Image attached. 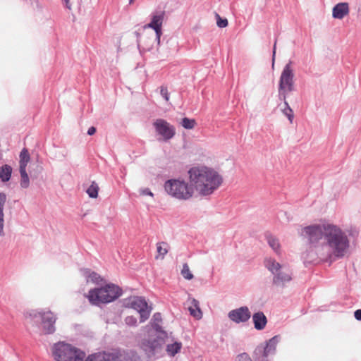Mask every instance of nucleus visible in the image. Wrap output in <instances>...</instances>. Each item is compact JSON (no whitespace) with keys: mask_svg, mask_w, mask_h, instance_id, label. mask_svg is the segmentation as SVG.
I'll return each instance as SVG.
<instances>
[{"mask_svg":"<svg viewBox=\"0 0 361 361\" xmlns=\"http://www.w3.org/2000/svg\"><path fill=\"white\" fill-rule=\"evenodd\" d=\"M180 124L185 129H192L195 128L197 123L195 119L185 117L182 119Z\"/></svg>","mask_w":361,"mask_h":361,"instance_id":"27","label":"nucleus"},{"mask_svg":"<svg viewBox=\"0 0 361 361\" xmlns=\"http://www.w3.org/2000/svg\"><path fill=\"white\" fill-rule=\"evenodd\" d=\"M264 264L274 275L273 284L274 286L283 288L286 283L292 280V273L288 267L280 264L271 258L267 259L264 261Z\"/></svg>","mask_w":361,"mask_h":361,"instance_id":"6","label":"nucleus"},{"mask_svg":"<svg viewBox=\"0 0 361 361\" xmlns=\"http://www.w3.org/2000/svg\"><path fill=\"white\" fill-rule=\"evenodd\" d=\"M122 294V290L114 284H107L101 288H93L89 290L87 298L93 305L109 303Z\"/></svg>","mask_w":361,"mask_h":361,"instance_id":"3","label":"nucleus"},{"mask_svg":"<svg viewBox=\"0 0 361 361\" xmlns=\"http://www.w3.org/2000/svg\"><path fill=\"white\" fill-rule=\"evenodd\" d=\"M125 322L127 325L133 326L137 324V319L133 316H128L125 319Z\"/></svg>","mask_w":361,"mask_h":361,"instance_id":"32","label":"nucleus"},{"mask_svg":"<svg viewBox=\"0 0 361 361\" xmlns=\"http://www.w3.org/2000/svg\"><path fill=\"white\" fill-rule=\"evenodd\" d=\"M250 317L251 313L247 307H241L228 313L229 319L235 323L245 322Z\"/></svg>","mask_w":361,"mask_h":361,"instance_id":"14","label":"nucleus"},{"mask_svg":"<svg viewBox=\"0 0 361 361\" xmlns=\"http://www.w3.org/2000/svg\"><path fill=\"white\" fill-rule=\"evenodd\" d=\"M38 315L41 320V334L44 335L53 334L56 331V314L50 310H47L39 312Z\"/></svg>","mask_w":361,"mask_h":361,"instance_id":"9","label":"nucleus"},{"mask_svg":"<svg viewBox=\"0 0 361 361\" xmlns=\"http://www.w3.org/2000/svg\"><path fill=\"white\" fill-rule=\"evenodd\" d=\"M286 108L283 110V114L288 117L290 123H292L294 115L292 109L288 106L286 99L284 101Z\"/></svg>","mask_w":361,"mask_h":361,"instance_id":"30","label":"nucleus"},{"mask_svg":"<svg viewBox=\"0 0 361 361\" xmlns=\"http://www.w3.org/2000/svg\"><path fill=\"white\" fill-rule=\"evenodd\" d=\"M181 348L182 343L180 342H174L167 345L166 351L169 355L174 356L180 350Z\"/></svg>","mask_w":361,"mask_h":361,"instance_id":"24","label":"nucleus"},{"mask_svg":"<svg viewBox=\"0 0 361 361\" xmlns=\"http://www.w3.org/2000/svg\"><path fill=\"white\" fill-rule=\"evenodd\" d=\"M51 350L56 361H83L85 356L83 351L65 342L55 343Z\"/></svg>","mask_w":361,"mask_h":361,"instance_id":"5","label":"nucleus"},{"mask_svg":"<svg viewBox=\"0 0 361 361\" xmlns=\"http://www.w3.org/2000/svg\"><path fill=\"white\" fill-rule=\"evenodd\" d=\"M188 180L194 191L200 196L212 194L222 184L221 176L214 169L205 166H196L188 171Z\"/></svg>","mask_w":361,"mask_h":361,"instance_id":"2","label":"nucleus"},{"mask_svg":"<svg viewBox=\"0 0 361 361\" xmlns=\"http://www.w3.org/2000/svg\"><path fill=\"white\" fill-rule=\"evenodd\" d=\"M267 242L269 246L276 252H279L280 244L279 240L275 237L269 235L267 236Z\"/></svg>","mask_w":361,"mask_h":361,"instance_id":"25","label":"nucleus"},{"mask_svg":"<svg viewBox=\"0 0 361 361\" xmlns=\"http://www.w3.org/2000/svg\"><path fill=\"white\" fill-rule=\"evenodd\" d=\"M161 322V316L160 313H155L152 319V326L154 329L157 334L162 335L165 334V332L162 331L160 324Z\"/></svg>","mask_w":361,"mask_h":361,"instance_id":"21","label":"nucleus"},{"mask_svg":"<svg viewBox=\"0 0 361 361\" xmlns=\"http://www.w3.org/2000/svg\"><path fill=\"white\" fill-rule=\"evenodd\" d=\"M99 186L95 182H92L87 189V193L92 198H96L98 196Z\"/></svg>","mask_w":361,"mask_h":361,"instance_id":"26","label":"nucleus"},{"mask_svg":"<svg viewBox=\"0 0 361 361\" xmlns=\"http://www.w3.org/2000/svg\"><path fill=\"white\" fill-rule=\"evenodd\" d=\"M356 319L361 321V310H357L354 313Z\"/></svg>","mask_w":361,"mask_h":361,"instance_id":"36","label":"nucleus"},{"mask_svg":"<svg viewBox=\"0 0 361 361\" xmlns=\"http://www.w3.org/2000/svg\"><path fill=\"white\" fill-rule=\"evenodd\" d=\"M275 53H276V44H274V51H273L274 56L275 55Z\"/></svg>","mask_w":361,"mask_h":361,"instance_id":"42","label":"nucleus"},{"mask_svg":"<svg viewBox=\"0 0 361 361\" xmlns=\"http://www.w3.org/2000/svg\"><path fill=\"white\" fill-rule=\"evenodd\" d=\"M83 361H121L117 352L102 351L89 355Z\"/></svg>","mask_w":361,"mask_h":361,"instance_id":"12","label":"nucleus"},{"mask_svg":"<svg viewBox=\"0 0 361 361\" xmlns=\"http://www.w3.org/2000/svg\"><path fill=\"white\" fill-rule=\"evenodd\" d=\"M350 235H352L353 236L357 235L358 231L356 229H354L353 231H352V233H350Z\"/></svg>","mask_w":361,"mask_h":361,"instance_id":"41","label":"nucleus"},{"mask_svg":"<svg viewBox=\"0 0 361 361\" xmlns=\"http://www.w3.org/2000/svg\"><path fill=\"white\" fill-rule=\"evenodd\" d=\"M90 277L92 278V280H96L97 279V274L95 273V272H92L90 275Z\"/></svg>","mask_w":361,"mask_h":361,"instance_id":"39","label":"nucleus"},{"mask_svg":"<svg viewBox=\"0 0 361 361\" xmlns=\"http://www.w3.org/2000/svg\"><path fill=\"white\" fill-rule=\"evenodd\" d=\"M166 193L178 200H190L195 194L194 187L189 182L180 178H173L165 182L164 185Z\"/></svg>","mask_w":361,"mask_h":361,"instance_id":"4","label":"nucleus"},{"mask_svg":"<svg viewBox=\"0 0 361 361\" xmlns=\"http://www.w3.org/2000/svg\"><path fill=\"white\" fill-rule=\"evenodd\" d=\"M252 320L254 322L255 328L258 330L263 329L267 322L266 316L262 312L254 314L252 316Z\"/></svg>","mask_w":361,"mask_h":361,"instance_id":"17","label":"nucleus"},{"mask_svg":"<svg viewBox=\"0 0 361 361\" xmlns=\"http://www.w3.org/2000/svg\"><path fill=\"white\" fill-rule=\"evenodd\" d=\"M164 16V11H161L159 13L155 14L152 16L151 22L145 25V28L149 27L155 31L158 42H159L161 35H162L161 27Z\"/></svg>","mask_w":361,"mask_h":361,"instance_id":"13","label":"nucleus"},{"mask_svg":"<svg viewBox=\"0 0 361 361\" xmlns=\"http://www.w3.org/2000/svg\"><path fill=\"white\" fill-rule=\"evenodd\" d=\"M134 1H135V0H129V4H133V3H134Z\"/></svg>","mask_w":361,"mask_h":361,"instance_id":"43","label":"nucleus"},{"mask_svg":"<svg viewBox=\"0 0 361 361\" xmlns=\"http://www.w3.org/2000/svg\"><path fill=\"white\" fill-rule=\"evenodd\" d=\"M349 13V5L348 3H338L332 10V16L336 19H343Z\"/></svg>","mask_w":361,"mask_h":361,"instance_id":"15","label":"nucleus"},{"mask_svg":"<svg viewBox=\"0 0 361 361\" xmlns=\"http://www.w3.org/2000/svg\"><path fill=\"white\" fill-rule=\"evenodd\" d=\"M127 307L136 310L140 314V322H145L149 317L152 307L148 306L145 298L138 296L130 298L128 302Z\"/></svg>","mask_w":361,"mask_h":361,"instance_id":"8","label":"nucleus"},{"mask_svg":"<svg viewBox=\"0 0 361 361\" xmlns=\"http://www.w3.org/2000/svg\"><path fill=\"white\" fill-rule=\"evenodd\" d=\"M6 201V194L1 192L0 193V236H4L5 235L4 227V207Z\"/></svg>","mask_w":361,"mask_h":361,"instance_id":"18","label":"nucleus"},{"mask_svg":"<svg viewBox=\"0 0 361 361\" xmlns=\"http://www.w3.org/2000/svg\"><path fill=\"white\" fill-rule=\"evenodd\" d=\"M96 128L93 126L90 127L87 130V134L90 135H92L95 133Z\"/></svg>","mask_w":361,"mask_h":361,"instance_id":"37","label":"nucleus"},{"mask_svg":"<svg viewBox=\"0 0 361 361\" xmlns=\"http://www.w3.org/2000/svg\"><path fill=\"white\" fill-rule=\"evenodd\" d=\"M277 342H278V338L276 336L273 337L267 342V343L263 350V354H264V357H267L269 355L274 353L276 348Z\"/></svg>","mask_w":361,"mask_h":361,"instance_id":"20","label":"nucleus"},{"mask_svg":"<svg viewBox=\"0 0 361 361\" xmlns=\"http://www.w3.org/2000/svg\"><path fill=\"white\" fill-rule=\"evenodd\" d=\"M140 195L145 196V195H149L151 197L154 196V194L151 192V190L149 188H142L140 190Z\"/></svg>","mask_w":361,"mask_h":361,"instance_id":"35","label":"nucleus"},{"mask_svg":"<svg viewBox=\"0 0 361 361\" xmlns=\"http://www.w3.org/2000/svg\"><path fill=\"white\" fill-rule=\"evenodd\" d=\"M235 361H252V360L247 353H244L238 355Z\"/></svg>","mask_w":361,"mask_h":361,"instance_id":"33","label":"nucleus"},{"mask_svg":"<svg viewBox=\"0 0 361 361\" xmlns=\"http://www.w3.org/2000/svg\"><path fill=\"white\" fill-rule=\"evenodd\" d=\"M157 338H150L149 340H144L141 343V348L148 355H152L157 353L164 344V335L157 334Z\"/></svg>","mask_w":361,"mask_h":361,"instance_id":"11","label":"nucleus"},{"mask_svg":"<svg viewBox=\"0 0 361 361\" xmlns=\"http://www.w3.org/2000/svg\"><path fill=\"white\" fill-rule=\"evenodd\" d=\"M169 245L166 242H160L157 244V255L155 257L156 259L161 258L163 259L165 255L168 253Z\"/></svg>","mask_w":361,"mask_h":361,"instance_id":"22","label":"nucleus"},{"mask_svg":"<svg viewBox=\"0 0 361 361\" xmlns=\"http://www.w3.org/2000/svg\"><path fill=\"white\" fill-rule=\"evenodd\" d=\"M216 18H217L216 24H217L218 27L223 28V27H226L228 25L227 19H226V18L222 19L219 14H216Z\"/></svg>","mask_w":361,"mask_h":361,"instance_id":"31","label":"nucleus"},{"mask_svg":"<svg viewBox=\"0 0 361 361\" xmlns=\"http://www.w3.org/2000/svg\"><path fill=\"white\" fill-rule=\"evenodd\" d=\"M160 93L166 102L169 100V94L168 92L167 87L163 86L161 87Z\"/></svg>","mask_w":361,"mask_h":361,"instance_id":"34","label":"nucleus"},{"mask_svg":"<svg viewBox=\"0 0 361 361\" xmlns=\"http://www.w3.org/2000/svg\"><path fill=\"white\" fill-rule=\"evenodd\" d=\"M30 156L28 150L26 148H23L20 154L19 170H26V167L27 164L30 162Z\"/></svg>","mask_w":361,"mask_h":361,"instance_id":"19","label":"nucleus"},{"mask_svg":"<svg viewBox=\"0 0 361 361\" xmlns=\"http://www.w3.org/2000/svg\"><path fill=\"white\" fill-rule=\"evenodd\" d=\"M294 90V72L291 62L288 63L283 68L279 85V95L281 100L285 101L287 94Z\"/></svg>","mask_w":361,"mask_h":361,"instance_id":"7","label":"nucleus"},{"mask_svg":"<svg viewBox=\"0 0 361 361\" xmlns=\"http://www.w3.org/2000/svg\"><path fill=\"white\" fill-rule=\"evenodd\" d=\"M189 303L188 310L190 314L197 319H201L202 312L200 308L199 302L196 299L192 298L189 300Z\"/></svg>","mask_w":361,"mask_h":361,"instance_id":"16","label":"nucleus"},{"mask_svg":"<svg viewBox=\"0 0 361 361\" xmlns=\"http://www.w3.org/2000/svg\"><path fill=\"white\" fill-rule=\"evenodd\" d=\"M130 359L132 361H141L140 356H138L136 353H135V355H133Z\"/></svg>","mask_w":361,"mask_h":361,"instance_id":"38","label":"nucleus"},{"mask_svg":"<svg viewBox=\"0 0 361 361\" xmlns=\"http://www.w3.org/2000/svg\"><path fill=\"white\" fill-rule=\"evenodd\" d=\"M63 1H64L66 8L68 9H71V5L69 3V0H63Z\"/></svg>","mask_w":361,"mask_h":361,"instance_id":"40","label":"nucleus"},{"mask_svg":"<svg viewBox=\"0 0 361 361\" xmlns=\"http://www.w3.org/2000/svg\"><path fill=\"white\" fill-rule=\"evenodd\" d=\"M153 126L157 133L165 141L171 139L176 134L175 128L164 119H157L153 123Z\"/></svg>","mask_w":361,"mask_h":361,"instance_id":"10","label":"nucleus"},{"mask_svg":"<svg viewBox=\"0 0 361 361\" xmlns=\"http://www.w3.org/2000/svg\"><path fill=\"white\" fill-rule=\"evenodd\" d=\"M300 235L314 247L324 239L323 246L317 251V255L324 259L331 258L332 256L342 257L349 247V240L345 232L333 224L304 226L300 231Z\"/></svg>","mask_w":361,"mask_h":361,"instance_id":"1","label":"nucleus"},{"mask_svg":"<svg viewBox=\"0 0 361 361\" xmlns=\"http://www.w3.org/2000/svg\"><path fill=\"white\" fill-rule=\"evenodd\" d=\"M12 173V168L6 164L0 169V178L3 182L10 180Z\"/></svg>","mask_w":361,"mask_h":361,"instance_id":"23","label":"nucleus"},{"mask_svg":"<svg viewBox=\"0 0 361 361\" xmlns=\"http://www.w3.org/2000/svg\"><path fill=\"white\" fill-rule=\"evenodd\" d=\"M20 186L27 188L30 185V179L26 170L20 171Z\"/></svg>","mask_w":361,"mask_h":361,"instance_id":"28","label":"nucleus"},{"mask_svg":"<svg viewBox=\"0 0 361 361\" xmlns=\"http://www.w3.org/2000/svg\"><path fill=\"white\" fill-rule=\"evenodd\" d=\"M181 275L183 277L187 280H191L193 279V274L191 273L189 266L188 264L185 263L183 265V268L181 269Z\"/></svg>","mask_w":361,"mask_h":361,"instance_id":"29","label":"nucleus"}]
</instances>
